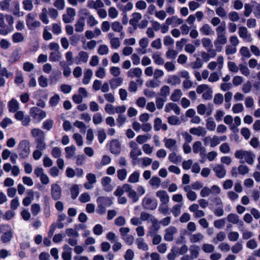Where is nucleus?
I'll list each match as a JSON object with an SVG mask.
<instances>
[{"instance_id": "39448f33", "label": "nucleus", "mask_w": 260, "mask_h": 260, "mask_svg": "<svg viewBox=\"0 0 260 260\" xmlns=\"http://www.w3.org/2000/svg\"><path fill=\"white\" fill-rule=\"evenodd\" d=\"M142 206L144 209L148 210H154L157 206V201L155 199L144 198L142 201Z\"/></svg>"}, {"instance_id": "e2e57ef3", "label": "nucleus", "mask_w": 260, "mask_h": 260, "mask_svg": "<svg viewBox=\"0 0 260 260\" xmlns=\"http://www.w3.org/2000/svg\"><path fill=\"white\" fill-rule=\"evenodd\" d=\"M240 51L242 55L245 57L249 58L251 56L249 50L247 47H241Z\"/></svg>"}, {"instance_id": "e433bc0d", "label": "nucleus", "mask_w": 260, "mask_h": 260, "mask_svg": "<svg viewBox=\"0 0 260 260\" xmlns=\"http://www.w3.org/2000/svg\"><path fill=\"white\" fill-rule=\"evenodd\" d=\"M164 141L165 142V145L166 147L169 149L175 146L176 144V141L175 139L165 138Z\"/></svg>"}, {"instance_id": "f03ea898", "label": "nucleus", "mask_w": 260, "mask_h": 260, "mask_svg": "<svg viewBox=\"0 0 260 260\" xmlns=\"http://www.w3.org/2000/svg\"><path fill=\"white\" fill-rule=\"evenodd\" d=\"M31 134L35 138V143L37 144L36 147L40 150H43L45 147V134L43 131L39 128H33L31 131Z\"/></svg>"}, {"instance_id": "6e6d98bb", "label": "nucleus", "mask_w": 260, "mask_h": 260, "mask_svg": "<svg viewBox=\"0 0 260 260\" xmlns=\"http://www.w3.org/2000/svg\"><path fill=\"white\" fill-rule=\"evenodd\" d=\"M214 249V247L212 245L209 244H204L202 247L203 250L206 253L212 252Z\"/></svg>"}, {"instance_id": "b1692460", "label": "nucleus", "mask_w": 260, "mask_h": 260, "mask_svg": "<svg viewBox=\"0 0 260 260\" xmlns=\"http://www.w3.org/2000/svg\"><path fill=\"white\" fill-rule=\"evenodd\" d=\"M92 75V72L90 69H87L84 73V78L82 82L84 84H87L89 83L90 79Z\"/></svg>"}, {"instance_id": "aec40b11", "label": "nucleus", "mask_w": 260, "mask_h": 260, "mask_svg": "<svg viewBox=\"0 0 260 260\" xmlns=\"http://www.w3.org/2000/svg\"><path fill=\"white\" fill-rule=\"evenodd\" d=\"M13 237V231L8 233H3L1 237V240L4 243H7L10 242Z\"/></svg>"}, {"instance_id": "774afa93", "label": "nucleus", "mask_w": 260, "mask_h": 260, "mask_svg": "<svg viewBox=\"0 0 260 260\" xmlns=\"http://www.w3.org/2000/svg\"><path fill=\"white\" fill-rule=\"evenodd\" d=\"M134 253L133 251L131 249H128L126 251L124 257L125 260H132L134 258Z\"/></svg>"}, {"instance_id": "37998d69", "label": "nucleus", "mask_w": 260, "mask_h": 260, "mask_svg": "<svg viewBox=\"0 0 260 260\" xmlns=\"http://www.w3.org/2000/svg\"><path fill=\"white\" fill-rule=\"evenodd\" d=\"M168 83H171L172 85H175L177 84H180L181 83V80L178 76L176 75H173L168 80Z\"/></svg>"}, {"instance_id": "49530a36", "label": "nucleus", "mask_w": 260, "mask_h": 260, "mask_svg": "<svg viewBox=\"0 0 260 260\" xmlns=\"http://www.w3.org/2000/svg\"><path fill=\"white\" fill-rule=\"evenodd\" d=\"M244 109L243 106L241 103L236 104L233 105L232 110L234 113H238L242 112Z\"/></svg>"}, {"instance_id": "3c124183", "label": "nucleus", "mask_w": 260, "mask_h": 260, "mask_svg": "<svg viewBox=\"0 0 260 260\" xmlns=\"http://www.w3.org/2000/svg\"><path fill=\"white\" fill-rule=\"evenodd\" d=\"M90 197L89 194L87 192L82 193L79 197V201L81 203H86L90 201Z\"/></svg>"}, {"instance_id": "680f3d73", "label": "nucleus", "mask_w": 260, "mask_h": 260, "mask_svg": "<svg viewBox=\"0 0 260 260\" xmlns=\"http://www.w3.org/2000/svg\"><path fill=\"white\" fill-rule=\"evenodd\" d=\"M170 93V88L167 85L163 86L160 89V95L167 97Z\"/></svg>"}, {"instance_id": "bf43d9fd", "label": "nucleus", "mask_w": 260, "mask_h": 260, "mask_svg": "<svg viewBox=\"0 0 260 260\" xmlns=\"http://www.w3.org/2000/svg\"><path fill=\"white\" fill-rule=\"evenodd\" d=\"M118 12L114 7H110L108 10V14L110 18H115L118 16Z\"/></svg>"}, {"instance_id": "0e129e2a", "label": "nucleus", "mask_w": 260, "mask_h": 260, "mask_svg": "<svg viewBox=\"0 0 260 260\" xmlns=\"http://www.w3.org/2000/svg\"><path fill=\"white\" fill-rule=\"evenodd\" d=\"M168 122L171 125H177L179 124V118L176 116H171L168 117Z\"/></svg>"}, {"instance_id": "ea45409f", "label": "nucleus", "mask_w": 260, "mask_h": 260, "mask_svg": "<svg viewBox=\"0 0 260 260\" xmlns=\"http://www.w3.org/2000/svg\"><path fill=\"white\" fill-rule=\"evenodd\" d=\"M60 100V97L58 94H55L50 99V105L54 107L56 106Z\"/></svg>"}, {"instance_id": "864d4df0", "label": "nucleus", "mask_w": 260, "mask_h": 260, "mask_svg": "<svg viewBox=\"0 0 260 260\" xmlns=\"http://www.w3.org/2000/svg\"><path fill=\"white\" fill-rule=\"evenodd\" d=\"M142 154V152L140 149H136L135 150H133L130 152V156L132 158L133 160H135L137 159V156L141 155Z\"/></svg>"}, {"instance_id": "4c0bfd02", "label": "nucleus", "mask_w": 260, "mask_h": 260, "mask_svg": "<svg viewBox=\"0 0 260 260\" xmlns=\"http://www.w3.org/2000/svg\"><path fill=\"white\" fill-rule=\"evenodd\" d=\"M169 159L171 162L174 164H177L178 161L180 160L181 157L177 155L176 153L173 152L169 154Z\"/></svg>"}, {"instance_id": "473e14b6", "label": "nucleus", "mask_w": 260, "mask_h": 260, "mask_svg": "<svg viewBox=\"0 0 260 260\" xmlns=\"http://www.w3.org/2000/svg\"><path fill=\"white\" fill-rule=\"evenodd\" d=\"M11 0H2L0 1V9L3 11L8 10L10 8Z\"/></svg>"}, {"instance_id": "cd10ccee", "label": "nucleus", "mask_w": 260, "mask_h": 260, "mask_svg": "<svg viewBox=\"0 0 260 260\" xmlns=\"http://www.w3.org/2000/svg\"><path fill=\"white\" fill-rule=\"evenodd\" d=\"M216 127V124L211 117H209L207 120L206 127L211 131H214Z\"/></svg>"}, {"instance_id": "c03bdc74", "label": "nucleus", "mask_w": 260, "mask_h": 260, "mask_svg": "<svg viewBox=\"0 0 260 260\" xmlns=\"http://www.w3.org/2000/svg\"><path fill=\"white\" fill-rule=\"evenodd\" d=\"M98 136L99 143H103L106 138V134L104 129L98 132Z\"/></svg>"}, {"instance_id": "9b49d317", "label": "nucleus", "mask_w": 260, "mask_h": 260, "mask_svg": "<svg viewBox=\"0 0 260 260\" xmlns=\"http://www.w3.org/2000/svg\"><path fill=\"white\" fill-rule=\"evenodd\" d=\"M227 219L229 222H232L234 224L239 223V225L243 226L244 223L242 220L239 219V216L234 213H230L227 217Z\"/></svg>"}, {"instance_id": "a19ab883", "label": "nucleus", "mask_w": 260, "mask_h": 260, "mask_svg": "<svg viewBox=\"0 0 260 260\" xmlns=\"http://www.w3.org/2000/svg\"><path fill=\"white\" fill-rule=\"evenodd\" d=\"M127 175V172L125 169H120L117 171V177L118 178L122 181L124 180Z\"/></svg>"}, {"instance_id": "2eb2a0df", "label": "nucleus", "mask_w": 260, "mask_h": 260, "mask_svg": "<svg viewBox=\"0 0 260 260\" xmlns=\"http://www.w3.org/2000/svg\"><path fill=\"white\" fill-rule=\"evenodd\" d=\"M190 134L193 135H197L198 136L205 135L206 132L205 129L202 127H199L198 128L192 127L189 129Z\"/></svg>"}, {"instance_id": "5701e85b", "label": "nucleus", "mask_w": 260, "mask_h": 260, "mask_svg": "<svg viewBox=\"0 0 260 260\" xmlns=\"http://www.w3.org/2000/svg\"><path fill=\"white\" fill-rule=\"evenodd\" d=\"M75 26L76 31H82L84 30V18H80L75 24Z\"/></svg>"}, {"instance_id": "de8ad7c7", "label": "nucleus", "mask_w": 260, "mask_h": 260, "mask_svg": "<svg viewBox=\"0 0 260 260\" xmlns=\"http://www.w3.org/2000/svg\"><path fill=\"white\" fill-rule=\"evenodd\" d=\"M79 61H81L83 62L86 63L88 58V53L84 51H80L79 53Z\"/></svg>"}, {"instance_id": "c85d7f7f", "label": "nucleus", "mask_w": 260, "mask_h": 260, "mask_svg": "<svg viewBox=\"0 0 260 260\" xmlns=\"http://www.w3.org/2000/svg\"><path fill=\"white\" fill-rule=\"evenodd\" d=\"M76 147L74 145H72L70 146L67 147L65 148V151L66 153V157L69 158L72 156L74 155Z\"/></svg>"}, {"instance_id": "412c9836", "label": "nucleus", "mask_w": 260, "mask_h": 260, "mask_svg": "<svg viewBox=\"0 0 260 260\" xmlns=\"http://www.w3.org/2000/svg\"><path fill=\"white\" fill-rule=\"evenodd\" d=\"M217 40L214 42L215 46L217 47V44H225L227 42L226 37L225 34H218Z\"/></svg>"}, {"instance_id": "13d9d810", "label": "nucleus", "mask_w": 260, "mask_h": 260, "mask_svg": "<svg viewBox=\"0 0 260 260\" xmlns=\"http://www.w3.org/2000/svg\"><path fill=\"white\" fill-rule=\"evenodd\" d=\"M251 87L252 85L250 82L248 81L243 85L242 91L245 93H248L250 91Z\"/></svg>"}, {"instance_id": "c9c22d12", "label": "nucleus", "mask_w": 260, "mask_h": 260, "mask_svg": "<svg viewBox=\"0 0 260 260\" xmlns=\"http://www.w3.org/2000/svg\"><path fill=\"white\" fill-rule=\"evenodd\" d=\"M47 10L44 8L42 9V12L40 14V19L45 24H47L48 22L47 19Z\"/></svg>"}, {"instance_id": "ddd939ff", "label": "nucleus", "mask_w": 260, "mask_h": 260, "mask_svg": "<svg viewBox=\"0 0 260 260\" xmlns=\"http://www.w3.org/2000/svg\"><path fill=\"white\" fill-rule=\"evenodd\" d=\"M214 171L216 173L217 177L219 178H223L226 174V171L224 166L222 165H218L213 169Z\"/></svg>"}, {"instance_id": "79ce46f5", "label": "nucleus", "mask_w": 260, "mask_h": 260, "mask_svg": "<svg viewBox=\"0 0 260 260\" xmlns=\"http://www.w3.org/2000/svg\"><path fill=\"white\" fill-rule=\"evenodd\" d=\"M202 98L205 100H211L212 98V90L211 88L209 87V88L203 93Z\"/></svg>"}, {"instance_id": "a878e982", "label": "nucleus", "mask_w": 260, "mask_h": 260, "mask_svg": "<svg viewBox=\"0 0 260 260\" xmlns=\"http://www.w3.org/2000/svg\"><path fill=\"white\" fill-rule=\"evenodd\" d=\"M155 64L158 65H162L164 63V59L160 56L158 53L153 54L152 56Z\"/></svg>"}, {"instance_id": "052dcab7", "label": "nucleus", "mask_w": 260, "mask_h": 260, "mask_svg": "<svg viewBox=\"0 0 260 260\" xmlns=\"http://www.w3.org/2000/svg\"><path fill=\"white\" fill-rule=\"evenodd\" d=\"M112 29L114 31L119 32L122 29V26L119 22L115 21L112 24Z\"/></svg>"}, {"instance_id": "58836bf2", "label": "nucleus", "mask_w": 260, "mask_h": 260, "mask_svg": "<svg viewBox=\"0 0 260 260\" xmlns=\"http://www.w3.org/2000/svg\"><path fill=\"white\" fill-rule=\"evenodd\" d=\"M253 157L254 155L251 152L247 151L244 156L246 162L249 165H252L253 163Z\"/></svg>"}, {"instance_id": "5fc2aeb1", "label": "nucleus", "mask_w": 260, "mask_h": 260, "mask_svg": "<svg viewBox=\"0 0 260 260\" xmlns=\"http://www.w3.org/2000/svg\"><path fill=\"white\" fill-rule=\"evenodd\" d=\"M93 232L96 235H101L103 232L102 225L100 224H96L93 228Z\"/></svg>"}, {"instance_id": "f257e3e1", "label": "nucleus", "mask_w": 260, "mask_h": 260, "mask_svg": "<svg viewBox=\"0 0 260 260\" xmlns=\"http://www.w3.org/2000/svg\"><path fill=\"white\" fill-rule=\"evenodd\" d=\"M113 198L108 197L100 196L97 198L96 202L98 206L96 209V212L103 215L106 212V208L111 206L112 204Z\"/></svg>"}, {"instance_id": "2f4dec72", "label": "nucleus", "mask_w": 260, "mask_h": 260, "mask_svg": "<svg viewBox=\"0 0 260 260\" xmlns=\"http://www.w3.org/2000/svg\"><path fill=\"white\" fill-rule=\"evenodd\" d=\"M199 247L198 246L196 245H192L190 247V253L192 256L194 258H197L199 256Z\"/></svg>"}, {"instance_id": "09e8293b", "label": "nucleus", "mask_w": 260, "mask_h": 260, "mask_svg": "<svg viewBox=\"0 0 260 260\" xmlns=\"http://www.w3.org/2000/svg\"><path fill=\"white\" fill-rule=\"evenodd\" d=\"M73 137L76 141L78 146H81L83 145V139L82 136L80 134L78 133H75L73 135Z\"/></svg>"}, {"instance_id": "393cba45", "label": "nucleus", "mask_w": 260, "mask_h": 260, "mask_svg": "<svg viewBox=\"0 0 260 260\" xmlns=\"http://www.w3.org/2000/svg\"><path fill=\"white\" fill-rule=\"evenodd\" d=\"M140 173L138 171H134L129 177L128 181L130 183H136L139 181Z\"/></svg>"}, {"instance_id": "4be33fe9", "label": "nucleus", "mask_w": 260, "mask_h": 260, "mask_svg": "<svg viewBox=\"0 0 260 260\" xmlns=\"http://www.w3.org/2000/svg\"><path fill=\"white\" fill-rule=\"evenodd\" d=\"M181 95L182 92L180 89H175L170 96V100L173 102H178Z\"/></svg>"}, {"instance_id": "8fccbe9b", "label": "nucleus", "mask_w": 260, "mask_h": 260, "mask_svg": "<svg viewBox=\"0 0 260 260\" xmlns=\"http://www.w3.org/2000/svg\"><path fill=\"white\" fill-rule=\"evenodd\" d=\"M223 97L221 93H218L215 95L214 103L216 105L221 104L223 102Z\"/></svg>"}, {"instance_id": "0eeeda50", "label": "nucleus", "mask_w": 260, "mask_h": 260, "mask_svg": "<svg viewBox=\"0 0 260 260\" xmlns=\"http://www.w3.org/2000/svg\"><path fill=\"white\" fill-rule=\"evenodd\" d=\"M76 14V11L74 9L68 8L67 9V13L64 14L62 16V20L66 23L72 22L74 20Z\"/></svg>"}, {"instance_id": "f8f14e48", "label": "nucleus", "mask_w": 260, "mask_h": 260, "mask_svg": "<svg viewBox=\"0 0 260 260\" xmlns=\"http://www.w3.org/2000/svg\"><path fill=\"white\" fill-rule=\"evenodd\" d=\"M63 248L64 251L62 253V258L63 260H71L72 258L71 248L67 244H65Z\"/></svg>"}, {"instance_id": "6e6552de", "label": "nucleus", "mask_w": 260, "mask_h": 260, "mask_svg": "<svg viewBox=\"0 0 260 260\" xmlns=\"http://www.w3.org/2000/svg\"><path fill=\"white\" fill-rule=\"evenodd\" d=\"M61 194V188L57 184H53L51 185V196L52 199L57 201L60 199Z\"/></svg>"}, {"instance_id": "dca6fc26", "label": "nucleus", "mask_w": 260, "mask_h": 260, "mask_svg": "<svg viewBox=\"0 0 260 260\" xmlns=\"http://www.w3.org/2000/svg\"><path fill=\"white\" fill-rule=\"evenodd\" d=\"M9 111L11 112H15L19 109V104L17 101L12 99L8 103Z\"/></svg>"}, {"instance_id": "423d86ee", "label": "nucleus", "mask_w": 260, "mask_h": 260, "mask_svg": "<svg viewBox=\"0 0 260 260\" xmlns=\"http://www.w3.org/2000/svg\"><path fill=\"white\" fill-rule=\"evenodd\" d=\"M30 113L31 116L35 120L40 122L46 116L45 112L37 107H34L30 109Z\"/></svg>"}, {"instance_id": "6ab92c4d", "label": "nucleus", "mask_w": 260, "mask_h": 260, "mask_svg": "<svg viewBox=\"0 0 260 260\" xmlns=\"http://www.w3.org/2000/svg\"><path fill=\"white\" fill-rule=\"evenodd\" d=\"M193 151L194 153H198L200 151L201 154H202V150L205 151V148L202 146V143L200 141H196L192 146Z\"/></svg>"}, {"instance_id": "7c9ffc66", "label": "nucleus", "mask_w": 260, "mask_h": 260, "mask_svg": "<svg viewBox=\"0 0 260 260\" xmlns=\"http://www.w3.org/2000/svg\"><path fill=\"white\" fill-rule=\"evenodd\" d=\"M13 231L11 226L8 224H2L0 225V233L3 234Z\"/></svg>"}, {"instance_id": "20e7f679", "label": "nucleus", "mask_w": 260, "mask_h": 260, "mask_svg": "<svg viewBox=\"0 0 260 260\" xmlns=\"http://www.w3.org/2000/svg\"><path fill=\"white\" fill-rule=\"evenodd\" d=\"M6 20L8 23V25L6 27L4 19L0 21V27L4 28L3 31L5 32H10L13 30L14 28L13 24L14 23L13 17L11 15H6L5 16Z\"/></svg>"}, {"instance_id": "f704fd0d", "label": "nucleus", "mask_w": 260, "mask_h": 260, "mask_svg": "<svg viewBox=\"0 0 260 260\" xmlns=\"http://www.w3.org/2000/svg\"><path fill=\"white\" fill-rule=\"evenodd\" d=\"M23 8L26 11H31L33 9V4L31 0H24L22 2Z\"/></svg>"}, {"instance_id": "c756f323", "label": "nucleus", "mask_w": 260, "mask_h": 260, "mask_svg": "<svg viewBox=\"0 0 260 260\" xmlns=\"http://www.w3.org/2000/svg\"><path fill=\"white\" fill-rule=\"evenodd\" d=\"M172 231H168V229L166 230V233L165 235L164 239L165 240L167 241H171L173 240V234L174 233V231L176 230L175 228L173 227L172 228Z\"/></svg>"}, {"instance_id": "9d476101", "label": "nucleus", "mask_w": 260, "mask_h": 260, "mask_svg": "<svg viewBox=\"0 0 260 260\" xmlns=\"http://www.w3.org/2000/svg\"><path fill=\"white\" fill-rule=\"evenodd\" d=\"M156 195L159 198L162 204H167L169 202V197L165 190H158L156 192Z\"/></svg>"}, {"instance_id": "4468645a", "label": "nucleus", "mask_w": 260, "mask_h": 260, "mask_svg": "<svg viewBox=\"0 0 260 260\" xmlns=\"http://www.w3.org/2000/svg\"><path fill=\"white\" fill-rule=\"evenodd\" d=\"M114 34H108L109 39H110L111 47L117 49L120 46V41L118 38L114 37Z\"/></svg>"}, {"instance_id": "a18cd8bd", "label": "nucleus", "mask_w": 260, "mask_h": 260, "mask_svg": "<svg viewBox=\"0 0 260 260\" xmlns=\"http://www.w3.org/2000/svg\"><path fill=\"white\" fill-rule=\"evenodd\" d=\"M109 49L107 45H101L100 46L98 52L100 55H105L108 53Z\"/></svg>"}, {"instance_id": "a211bd4d", "label": "nucleus", "mask_w": 260, "mask_h": 260, "mask_svg": "<svg viewBox=\"0 0 260 260\" xmlns=\"http://www.w3.org/2000/svg\"><path fill=\"white\" fill-rule=\"evenodd\" d=\"M122 82V79L118 77L117 78H112L109 81L111 88L112 89H115L118 86H120Z\"/></svg>"}, {"instance_id": "1a4fd4ad", "label": "nucleus", "mask_w": 260, "mask_h": 260, "mask_svg": "<svg viewBox=\"0 0 260 260\" xmlns=\"http://www.w3.org/2000/svg\"><path fill=\"white\" fill-rule=\"evenodd\" d=\"M120 150L121 145L119 141L117 139H113L110 143V152L114 154L117 155L120 153Z\"/></svg>"}, {"instance_id": "72a5a7b5", "label": "nucleus", "mask_w": 260, "mask_h": 260, "mask_svg": "<svg viewBox=\"0 0 260 260\" xmlns=\"http://www.w3.org/2000/svg\"><path fill=\"white\" fill-rule=\"evenodd\" d=\"M253 6L250 4H245L244 5V15L245 17H249L252 12Z\"/></svg>"}, {"instance_id": "bb28decb", "label": "nucleus", "mask_w": 260, "mask_h": 260, "mask_svg": "<svg viewBox=\"0 0 260 260\" xmlns=\"http://www.w3.org/2000/svg\"><path fill=\"white\" fill-rule=\"evenodd\" d=\"M79 193V188L78 185H74L71 188V198L73 200L77 198Z\"/></svg>"}, {"instance_id": "4d7b16f0", "label": "nucleus", "mask_w": 260, "mask_h": 260, "mask_svg": "<svg viewBox=\"0 0 260 260\" xmlns=\"http://www.w3.org/2000/svg\"><path fill=\"white\" fill-rule=\"evenodd\" d=\"M61 150L58 147H55L53 148L51 151L52 155L56 158H59L61 156Z\"/></svg>"}, {"instance_id": "f3484780", "label": "nucleus", "mask_w": 260, "mask_h": 260, "mask_svg": "<svg viewBox=\"0 0 260 260\" xmlns=\"http://www.w3.org/2000/svg\"><path fill=\"white\" fill-rule=\"evenodd\" d=\"M142 16L139 13H134L132 14V18L129 20V24L133 26H136L138 21L141 19Z\"/></svg>"}, {"instance_id": "7ed1b4c3", "label": "nucleus", "mask_w": 260, "mask_h": 260, "mask_svg": "<svg viewBox=\"0 0 260 260\" xmlns=\"http://www.w3.org/2000/svg\"><path fill=\"white\" fill-rule=\"evenodd\" d=\"M18 152L22 159L28 157L30 153V143L28 140H23L19 142L18 145Z\"/></svg>"}, {"instance_id": "338daca9", "label": "nucleus", "mask_w": 260, "mask_h": 260, "mask_svg": "<svg viewBox=\"0 0 260 260\" xmlns=\"http://www.w3.org/2000/svg\"><path fill=\"white\" fill-rule=\"evenodd\" d=\"M239 236V233L237 232H231L228 234V238L231 241H237Z\"/></svg>"}, {"instance_id": "69168bd1", "label": "nucleus", "mask_w": 260, "mask_h": 260, "mask_svg": "<svg viewBox=\"0 0 260 260\" xmlns=\"http://www.w3.org/2000/svg\"><path fill=\"white\" fill-rule=\"evenodd\" d=\"M128 197L132 200L134 203L137 202L139 200L138 195L133 189L128 193Z\"/></svg>"}, {"instance_id": "603ef678", "label": "nucleus", "mask_w": 260, "mask_h": 260, "mask_svg": "<svg viewBox=\"0 0 260 260\" xmlns=\"http://www.w3.org/2000/svg\"><path fill=\"white\" fill-rule=\"evenodd\" d=\"M202 238V235L201 233H198L191 235L190 238V240L191 243H194L199 241Z\"/></svg>"}]
</instances>
